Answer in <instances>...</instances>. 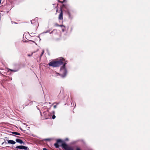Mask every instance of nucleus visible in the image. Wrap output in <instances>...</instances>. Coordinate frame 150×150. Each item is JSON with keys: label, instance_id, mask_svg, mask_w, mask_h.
<instances>
[{"label": "nucleus", "instance_id": "49530a36", "mask_svg": "<svg viewBox=\"0 0 150 150\" xmlns=\"http://www.w3.org/2000/svg\"><path fill=\"white\" fill-rule=\"evenodd\" d=\"M0 12H2V11L1 10Z\"/></svg>", "mask_w": 150, "mask_h": 150}, {"label": "nucleus", "instance_id": "a19ab883", "mask_svg": "<svg viewBox=\"0 0 150 150\" xmlns=\"http://www.w3.org/2000/svg\"><path fill=\"white\" fill-rule=\"evenodd\" d=\"M5 147H10V146H5Z\"/></svg>", "mask_w": 150, "mask_h": 150}, {"label": "nucleus", "instance_id": "09e8293b", "mask_svg": "<svg viewBox=\"0 0 150 150\" xmlns=\"http://www.w3.org/2000/svg\"><path fill=\"white\" fill-rule=\"evenodd\" d=\"M49 104H50V102H49Z\"/></svg>", "mask_w": 150, "mask_h": 150}, {"label": "nucleus", "instance_id": "79ce46f5", "mask_svg": "<svg viewBox=\"0 0 150 150\" xmlns=\"http://www.w3.org/2000/svg\"><path fill=\"white\" fill-rule=\"evenodd\" d=\"M40 115H42V114H41V112H40Z\"/></svg>", "mask_w": 150, "mask_h": 150}, {"label": "nucleus", "instance_id": "c9c22d12", "mask_svg": "<svg viewBox=\"0 0 150 150\" xmlns=\"http://www.w3.org/2000/svg\"><path fill=\"white\" fill-rule=\"evenodd\" d=\"M10 3H11V5H12V6H12V4H13V2H11V1H10Z\"/></svg>", "mask_w": 150, "mask_h": 150}, {"label": "nucleus", "instance_id": "c03bdc74", "mask_svg": "<svg viewBox=\"0 0 150 150\" xmlns=\"http://www.w3.org/2000/svg\"><path fill=\"white\" fill-rule=\"evenodd\" d=\"M75 103V106H76V104Z\"/></svg>", "mask_w": 150, "mask_h": 150}, {"label": "nucleus", "instance_id": "423d86ee", "mask_svg": "<svg viewBox=\"0 0 150 150\" xmlns=\"http://www.w3.org/2000/svg\"><path fill=\"white\" fill-rule=\"evenodd\" d=\"M1 6V9H3V11L4 12H6L7 13L8 12V11H7V10H6V9L7 8V5L6 4V2H4V4H3L2 3L1 4H2Z\"/></svg>", "mask_w": 150, "mask_h": 150}, {"label": "nucleus", "instance_id": "6e6552de", "mask_svg": "<svg viewBox=\"0 0 150 150\" xmlns=\"http://www.w3.org/2000/svg\"><path fill=\"white\" fill-rule=\"evenodd\" d=\"M62 142V140L61 139H58L57 141V142L54 144V145L56 148H58L59 146L58 144L61 143Z\"/></svg>", "mask_w": 150, "mask_h": 150}, {"label": "nucleus", "instance_id": "2f4dec72", "mask_svg": "<svg viewBox=\"0 0 150 150\" xmlns=\"http://www.w3.org/2000/svg\"><path fill=\"white\" fill-rule=\"evenodd\" d=\"M69 139L68 138H66L65 139V141H67Z\"/></svg>", "mask_w": 150, "mask_h": 150}, {"label": "nucleus", "instance_id": "58836bf2", "mask_svg": "<svg viewBox=\"0 0 150 150\" xmlns=\"http://www.w3.org/2000/svg\"><path fill=\"white\" fill-rule=\"evenodd\" d=\"M58 10L57 9V10H56V12H58Z\"/></svg>", "mask_w": 150, "mask_h": 150}, {"label": "nucleus", "instance_id": "7c9ffc66", "mask_svg": "<svg viewBox=\"0 0 150 150\" xmlns=\"http://www.w3.org/2000/svg\"><path fill=\"white\" fill-rule=\"evenodd\" d=\"M46 140L50 141V139H45Z\"/></svg>", "mask_w": 150, "mask_h": 150}, {"label": "nucleus", "instance_id": "1a4fd4ad", "mask_svg": "<svg viewBox=\"0 0 150 150\" xmlns=\"http://www.w3.org/2000/svg\"><path fill=\"white\" fill-rule=\"evenodd\" d=\"M60 13L58 19L60 20H62L63 19V13L62 10V8H60Z\"/></svg>", "mask_w": 150, "mask_h": 150}, {"label": "nucleus", "instance_id": "f704fd0d", "mask_svg": "<svg viewBox=\"0 0 150 150\" xmlns=\"http://www.w3.org/2000/svg\"><path fill=\"white\" fill-rule=\"evenodd\" d=\"M30 41H31L34 43H35V44H36V43H35V42L34 41H32V40H30Z\"/></svg>", "mask_w": 150, "mask_h": 150}, {"label": "nucleus", "instance_id": "c85d7f7f", "mask_svg": "<svg viewBox=\"0 0 150 150\" xmlns=\"http://www.w3.org/2000/svg\"><path fill=\"white\" fill-rule=\"evenodd\" d=\"M57 105H55L54 106V109L56 108H57Z\"/></svg>", "mask_w": 150, "mask_h": 150}, {"label": "nucleus", "instance_id": "cd10ccee", "mask_svg": "<svg viewBox=\"0 0 150 150\" xmlns=\"http://www.w3.org/2000/svg\"><path fill=\"white\" fill-rule=\"evenodd\" d=\"M44 52V50H42V53L41 54H42V55H43V54Z\"/></svg>", "mask_w": 150, "mask_h": 150}, {"label": "nucleus", "instance_id": "dca6fc26", "mask_svg": "<svg viewBox=\"0 0 150 150\" xmlns=\"http://www.w3.org/2000/svg\"><path fill=\"white\" fill-rule=\"evenodd\" d=\"M57 32V30L56 29H54L50 33V34H52L53 33H56Z\"/></svg>", "mask_w": 150, "mask_h": 150}, {"label": "nucleus", "instance_id": "37998d69", "mask_svg": "<svg viewBox=\"0 0 150 150\" xmlns=\"http://www.w3.org/2000/svg\"><path fill=\"white\" fill-rule=\"evenodd\" d=\"M0 69H1V70H3V69H2L1 68V67Z\"/></svg>", "mask_w": 150, "mask_h": 150}, {"label": "nucleus", "instance_id": "412c9836", "mask_svg": "<svg viewBox=\"0 0 150 150\" xmlns=\"http://www.w3.org/2000/svg\"><path fill=\"white\" fill-rule=\"evenodd\" d=\"M35 52H33L30 54H28V57H31L32 56L33 54V53H35Z\"/></svg>", "mask_w": 150, "mask_h": 150}, {"label": "nucleus", "instance_id": "e433bc0d", "mask_svg": "<svg viewBox=\"0 0 150 150\" xmlns=\"http://www.w3.org/2000/svg\"><path fill=\"white\" fill-rule=\"evenodd\" d=\"M72 102L73 105L74 106V102L73 101V100L72 101Z\"/></svg>", "mask_w": 150, "mask_h": 150}, {"label": "nucleus", "instance_id": "2eb2a0df", "mask_svg": "<svg viewBox=\"0 0 150 150\" xmlns=\"http://www.w3.org/2000/svg\"><path fill=\"white\" fill-rule=\"evenodd\" d=\"M11 133L12 134H15L16 135H21V134H20V133H19L18 132H11Z\"/></svg>", "mask_w": 150, "mask_h": 150}, {"label": "nucleus", "instance_id": "4468645a", "mask_svg": "<svg viewBox=\"0 0 150 150\" xmlns=\"http://www.w3.org/2000/svg\"><path fill=\"white\" fill-rule=\"evenodd\" d=\"M51 115H52V118L53 119H54L56 117V116L54 115V113H55L54 111H52L51 112Z\"/></svg>", "mask_w": 150, "mask_h": 150}, {"label": "nucleus", "instance_id": "a18cd8bd", "mask_svg": "<svg viewBox=\"0 0 150 150\" xmlns=\"http://www.w3.org/2000/svg\"><path fill=\"white\" fill-rule=\"evenodd\" d=\"M1 0V1H2V0Z\"/></svg>", "mask_w": 150, "mask_h": 150}, {"label": "nucleus", "instance_id": "6ab92c4d", "mask_svg": "<svg viewBox=\"0 0 150 150\" xmlns=\"http://www.w3.org/2000/svg\"><path fill=\"white\" fill-rule=\"evenodd\" d=\"M62 31L63 32H64L66 30L65 26V27H63L62 28Z\"/></svg>", "mask_w": 150, "mask_h": 150}, {"label": "nucleus", "instance_id": "7ed1b4c3", "mask_svg": "<svg viewBox=\"0 0 150 150\" xmlns=\"http://www.w3.org/2000/svg\"><path fill=\"white\" fill-rule=\"evenodd\" d=\"M64 59H62V60H60L57 61H52L49 62V65L51 67H59L63 64Z\"/></svg>", "mask_w": 150, "mask_h": 150}, {"label": "nucleus", "instance_id": "b1692460", "mask_svg": "<svg viewBox=\"0 0 150 150\" xmlns=\"http://www.w3.org/2000/svg\"><path fill=\"white\" fill-rule=\"evenodd\" d=\"M59 27H61L62 28L63 27H65V26L63 25H59Z\"/></svg>", "mask_w": 150, "mask_h": 150}, {"label": "nucleus", "instance_id": "f3484780", "mask_svg": "<svg viewBox=\"0 0 150 150\" xmlns=\"http://www.w3.org/2000/svg\"><path fill=\"white\" fill-rule=\"evenodd\" d=\"M42 54H41V55H40V56H39L38 55L37 56H39V58H40L39 60H37V62H40L41 58V57H42Z\"/></svg>", "mask_w": 150, "mask_h": 150}, {"label": "nucleus", "instance_id": "9b49d317", "mask_svg": "<svg viewBox=\"0 0 150 150\" xmlns=\"http://www.w3.org/2000/svg\"><path fill=\"white\" fill-rule=\"evenodd\" d=\"M16 142L19 143L20 144H24V143L23 142V141L21 139H16Z\"/></svg>", "mask_w": 150, "mask_h": 150}, {"label": "nucleus", "instance_id": "4be33fe9", "mask_svg": "<svg viewBox=\"0 0 150 150\" xmlns=\"http://www.w3.org/2000/svg\"><path fill=\"white\" fill-rule=\"evenodd\" d=\"M12 149H14V150H18L17 149V148H16V147H13V146H12Z\"/></svg>", "mask_w": 150, "mask_h": 150}, {"label": "nucleus", "instance_id": "a878e982", "mask_svg": "<svg viewBox=\"0 0 150 150\" xmlns=\"http://www.w3.org/2000/svg\"><path fill=\"white\" fill-rule=\"evenodd\" d=\"M54 25L56 26H59V25L57 23H55V24H54Z\"/></svg>", "mask_w": 150, "mask_h": 150}, {"label": "nucleus", "instance_id": "72a5a7b5", "mask_svg": "<svg viewBox=\"0 0 150 150\" xmlns=\"http://www.w3.org/2000/svg\"><path fill=\"white\" fill-rule=\"evenodd\" d=\"M11 23H12L13 24V21H11ZM13 23H14L15 24H16L17 23L16 22H13Z\"/></svg>", "mask_w": 150, "mask_h": 150}, {"label": "nucleus", "instance_id": "393cba45", "mask_svg": "<svg viewBox=\"0 0 150 150\" xmlns=\"http://www.w3.org/2000/svg\"><path fill=\"white\" fill-rule=\"evenodd\" d=\"M59 103H56V102H55L54 103H53V104H56V105H58L59 104Z\"/></svg>", "mask_w": 150, "mask_h": 150}, {"label": "nucleus", "instance_id": "0eeeda50", "mask_svg": "<svg viewBox=\"0 0 150 150\" xmlns=\"http://www.w3.org/2000/svg\"><path fill=\"white\" fill-rule=\"evenodd\" d=\"M16 148H17V149H24L25 150H29V149L28 147L23 146H18L16 147Z\"/></svg>", "mask_w": 150, "mask_h": 150}, {"label": "nucleus", "instance_id": "9d476101", "mask_svg": "<svg viewBox=\"0 0 150 150\" xmlns=\"http://www.w3.org/2000/svg\"><path fill=\"white\" fill-rule=\"evenodd\" d=\"M38 19V18L36 17L34 19L31 20V23L33 25H35L37 23Z\"/></svg>", "mask_w": 150, "mask_h": 150}, {"label": "nucleus", "instance_id": "bb28decb", "mask_svg": "<svg viewBox=\"0 0 150 150\" xmlns=\"http://www.w3.org/2000/svg\"><path fill=\"white\" fill-rule=\"evenodd\" d=\"M34 34H35V33H31V35H32V36H34Z\"/></svg>", "mask_w": 150, "mask_h": 150}, {"label": "nucleus", "instance_id": "aec40b11", "mask_svg": "<svg viewBox=\"0 0 150 150\" xmlns=\"http://www.w3.org/2000/svg\"><path fill=\"white\" fill-rule=\"evenodd\" d=\"M50 30H51L50 29V30H47V31H45V32H43L42 33H50Z\"/></svg>", "mask_w": 150, "mask_h": 150}, {"label": "nucleus", "instance_id": "ea45409f", "mask_svg": "<svg viewBox=\"0 0 150 150\" xmlns=\"http://www.w3.org/2000/svg\"><path fill=\"white\" fill-rule=\"evenodd\" d=\"M78 141H75V142H74V143H76V142H77Z\"/></svg>", "mask_w": 150, "mask_h": 150}, {"label": "nucleus", "instance_id": "3c124183", "mask_svg": "<svg viewBox=\"0 0 150 150\" xmlns=\"http://www.w3.org/2000/svg\"><path fill=\"white\" fill-rule=\"evenodd\" d=\"M71 103H72V102H71Z\"/></svg>", "mask_w": 150, "mask_h": 150}, {"label": "nucleus", "instance_id": "473e14b6", "mask_svg": "<svg viewBox=\"0 0 150 150\" xmlns=\"http://www.w3.org/2000/svg\"><path fill=\"white\" fill-rule=\"evenodd\" d=\"M2 73H3V72L1 71V73H0L1 76V75H3V74Z\"/></svg>", "mask_w": 150, "mask_h": 150}, {"label": "nucleus", "instance_id": "c756f323", "mask_svg": "<svg viewBox=\"0 0 150 150\" xmlns=\"http://www.w3.org/2000/svg\"><path fill=\"white\" fill-rule=\"evenodd\" d=\"M43 150H49L47 149H46V148H44L43 149Z\"/></svg>", "mask_w": 150, "mask_h": 150}, {"label": "nucleus", "instance_id": "4c0bfd02", "mask_svg": "<svg viewBox=\"0 0 150 150\" xmlns=\"http://www.w3.org/2000/svg\"><path fill=\"white\" fill-rule=\"evenodd\" d=\"M17 137H18L19 138H22L21 137H17Z\"/></svg>", "mask_w": 150, "mask_h": 150}, {"label": "nucleus", "instance_id": "5701e85b", "mask_svg": "<svg viewBox=\"0 0 150 150\" xmlns=\"http://www.w3.org/2000/svg\"><path fill=\"white\" fill-rule=\"evenodd\" d=\"M4 144H7L6 142V141L5 140V142H3L2 144H1L2 145H4Z\"/></svg>", "mask_w": 150, "mask_h": 150}, {"label": "nucleus", "instance_id": "ddd939ff", "mask_svg": "<svg viewBox=\"0 0 150 150\" xmlns=\"http://www.w3.org/2000/svg\"><path fill=\"white\" fill-rule=\"evenodd\" d=\"M18 68L16 69H8V71H9V70H10L11 71H13V72H16L18 71L19 69V66L18 65Z\"/></svg>", "mask_w": 150, "mask_h": 150}, {"label": "nucleus", "instance_id": "a211bd4d", "mask_svg": "<svg viewBox=\"0 0 150 150\" xmlns=\"http://www.w3.org/2000/svg\"><path fill=\"white\" fill-rule=\"evenodd\" d=\"M59 2L61 3H63L66 0H57Z\"/></svg>", "mask_w": 150, "mask_h": 150}, {"label": "nucleus", "instance_id": "f03ea898", "mask_svg": "<svg viewBox=\"0 0 150 150\" xmlns=\"http://www.w3.org/2000/svg\"><path fill=\"white\" fill-rule=\"evenodd\" d=\"M67 61H65L63 63V65L62 66L60 69V74H58L62 77L64 78L65 77L67 74V70L66 68V64L67 63Z\"/></svg>", "mask_w": 150, "mask_h": 150}, {"label": "nucleus", "instance_id": "f8f14e48", "mask_svg": "<svg viewBox=\"0 0 150 150\" xmlns=\"http://www.w3.org/2000/svg\"><path fill=\"white\" fill-rule=\"evenodd\" d=\"M7 141L8 143V144H14L16 143V142L14 141L13 140H7Z\"/></svg>", "mask_w": 150, "mask_h": 150}, {"label": "nucleus", "instance_id": "20e7f679", "mask_svg": "<svg viewBox=\"0 0 150 150\" xmlns=\"http://www.w3.org/2000/svg\"><path fill=\"white\" fill-rule=\"evenodd\" d=\"M61 143L62 144L61 146L63 149L65 150H74L73 148L69 146L64 141L62 140V142H61ZM76 150H81V149L77 147Z\"/></svg>", "mask_w": 150, "mask_h": 150}, {"label": "nucleus", "instance_id": "f257e3e1", "mask_svg": "<svg viewBox=\"0 0 150 150\" xmlns=\"http://www.w3.org/2000/svg\"><path fill=\"white\" fill-rule=\"evenodd\" d=\"M62 9L65 11L68 16V18L69 19L71 20L73 18V16L71 14V12H74V10L73 8L70 6L69 4H63L61 7Z\"/></svg>", "mask_w": 150, "mask_h": 150}, {"label": "nucleus", "instance_id": "39448f33", "mask_svg": "<svg viewBox=\"0 0 150 150\" xmlns=\"http://www.w3.org/2000/svg\"><path fill=\"white\" fill-rule=\"evenodd\" d=\"M43 114L44 115V119H47L49 118H51V112L49 113L48 112V110H47L46 111L43 112Z\"/></svg>", "mask_w": 150, "mask_h": 150}, {"label": "nucleus", "instance_id": "de8ad7c7", "mask_svg": "<svg viewBox=\"0 0 150 150\" xmlns=\"http://www.w3.org/2000/svg\"><path fill=\"white\" fill-rule=\"evenodd\" d=\"M38 37L39 38V35Z\"/></svg>", "mask_w": 150, "mask_h": 150}, {"label": "nucleus", "instance_id": "8fccbe9b", "mask_svg": "<svg viewBox=\"0 0 150 150\" xmlns=\"http://www.w3.org/2000/svg\"><path fill=\"white\" fill-rule=\"evenodd\" d=\"M2 64L4 65L3 63H2Z\"/></svg>", "mask_w": 150, "mask_h": 150}]
</instances>
